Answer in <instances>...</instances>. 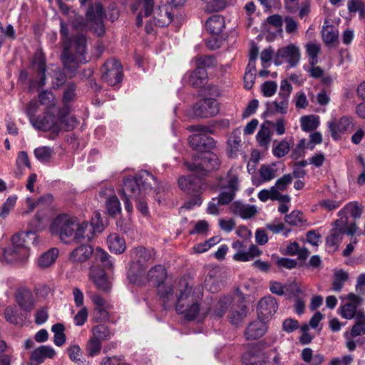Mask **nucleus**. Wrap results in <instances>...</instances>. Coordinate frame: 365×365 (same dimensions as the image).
I'll return each mask as SVG.
<instances>
[{"label": "nucleus", "mask_w": 365, "mask_h": 365, "mask_svg": "<svg viewBox=\"0 0 365 365\" xmlns=\"http://www.w3.org/2000/svg\"><path fill=\"white\" fill-rule=\"evenodd\" d=\"M48 215L38 210L34 218L30 222V226L34 231L21 232L14 235L11 244L1 251L0 259L2 262H25L28 259L30 252L28 247L29 241L36 244L37 235L36 231L42 230L48 222Z\"/></svg>", "instance_id": "1"}, {"label": "nucleus", "mask_w": 365, "mask_h": 365, "mask_svg": "<svg viewBox=\"0 0 365 365\" xmlns=\"http://www.w3.org/2000/svg\"><path fill=\"white\" fill-rule=\"evenodd\" d=\"M61 35L63 41V51L61 60L63 66L71 72L77 70L80 63L87 62L85 53L86 51V39L84 36L78 35L70 39L66 24L61 22Z\"/></svg>", "instance_id": "2"}, {"label": "nucleus", "mask_w": 365, "mask_h": 365, "mask_svg": "<svg viewBox=\"0 0 365 365\" xmlns=\"http://www.w3.org/2000/svg\"><path fill=\"white\" fill-rule=\"evenodd\" d=\"M152 182L155 183L156 180L146 170H141L134 178H127L124 180L120 195L124 202L125 209L128 212L133 210V205L129 198L138 200L139 197H143L148 190H151Z\"/></svg>", "instance_id": "3"}, {"label": "nucleus", "mask_w": 365, "mask_h": 365, "mask_svg": "<svg viewBox=\"0 0 365 365\" xmlns=\"http://www.w3.org/2000/svg\"><path fill=\"white\" fill-rule=\"evenodd\" d=\"M202 288L197 287L192 289L187 284L185 289L180 290V294L177 295L176 311L180 314H184L187 320H193L197 317H205L208 311L203 308H200L199 301L202 297Z\"/></svg>", "instance_id": "4"}, {"label": "nucleus", "mask_w": 365, "mask_h": 365, "mask_svg": "<svg viewBox=\"0 0 365 365\" xmlns=\"http://www.w3.org/2000/svg\"><path fill=\"white\" fill-rule=\"evenodd\" d=\"M67 108H62L58 113V116L56 117L48 110H46L43 115L35 118H31V125L38 130L58 133L64 125L66 130H71L76 125L77 120L73 116H67Z\"/></svg>", "instance_id": "5"}, {"label": "nucleus", "mask_w": 365, "mask_h": 365, "mask_svg": "<svg viewBox=\"0 0 365 365\" xmlns=\"http://www.w3.org/2000/svg\"><path fill=\"white\" fill-rule=\"evenodd\" d=\"M150 282L157 287L158 294L165 309L171 307L175 301L173 284L167 279V272L163 266L157 265L150 269L147 274Z\"/></svg>", "instance_id": "6"}, {"label": "nucleus", "mask_w": 365, "mask_h": 365, "mask_svg": "<svg viewBox=\"0 0 365 365\" xmlns=\"http://www.w3.org/2000/svg\"><path fill=\"white\" fill-rule=\"evenodd\" d=\"M241 172V166L233 165L225 176L217 178L222 202H231L235 197L236 193L240 189V175Z\"/></svg>", "instance_id": "7"}, {"label": "nucleus", "mask_w": 365, "mask_h": 365, "mask_svg": "<svg viewBox=\"0 0 365 365\" xmlns=\"http://www.w3.org/2000/svg\"><path fill=\"white\" fill-rule=\"evenodd\" d=\"M178 186L192 197L185 204V208L192 209L202 204L201 194L207 189V185L201 179L194 175L181 176L178 179Z\"/></svg>", "instance_id": "8"}, {"label": "nucleus", "mask_w": 365, "mask_h": 365, "mask_svg": "<svg viewBox=\"0 0 365 365\" xmlns=\"http://www.w3.org/2000/svg\"><path fill=\"white\" fill-rule=\"evenodd\" d=\"M78 225V218L66 214L58 215L50 225L52 235L58 236L65 244L74 240L76 227Z\"/></svg>", "instance_id": "9"}, {"label": "nucleus", "mask_w": 365, "mask_h": 365, "mask_svg": "<svg viewBox=\"0 0 365 365\" xmlns=\"http://www.w3.org/2000/svg\"><path fill=\"white\" fill-rule=\"evenodd\" d=\"M133 262L128 272V277L133 283L137 282V278L145 272L148 264L153 262L154 252L144 247H136L132 253Z\"/></svg>", "instance_id": "10"}, {"label": "nucleus", "mask_w": 365, "mask_h": 365, "mask_svg": "<svg viewBox=\"0 0 365 365\" xmlns=\"http://www.w3.org/2000/svg\"><path fill=\"white\" fill-rule=\"evenodd\" d=\"M187 129L197 133L189 137V144L193 149L205 153L215 147V140L207 135L208 133H213L212 128L202 125H194L188 126Z\"/></svg>", "instance_id": "11"}, {"label": "nucleus", "mask_w": 365, "mask_h": 365, "mask_svg": "<svg viewBox=\"0 0 365 365\" xmlns=\"http://www.w3.org/2000/svg\"><path fill=\"white\" fill-rule=\"evenodd\" d=\"M99 220V213H96L95 217L92 218L91 222H88L87 221L80 222L78 220V225L76 227L74 241H90L93 237L96 231H102L103 225Z\"/></svg>", "instance_id": "12"}, {"label": "nucleus", "mask_w": 365, "mask_h": 365, "mask_svg": "<svg viewBox=\"0 0 365 365\" xmlns=\"http://www.w3.org/2000/svg\"><path fill=\"white\" fill-rule=\"evenodd\" d=\"M220 163L218 158L214 153L205 152L201 157H195L192 163L185 162L188 170L200 173L210 172L217 169Z\"/></svg>", "instance_id": "13"}, {"label": "nucleus", "mask_w": 365, "mask_h": 365, "mask_svg": "<svg viewBox=\"0 0 365 365\" xmlns=\"http://www.w3.org/2000/svg\"><path fill=\"white\" fill-rule=\"evenodd\" d=\"M101 72L103 81L109 86H117L123 79L122 65L115 59L107 61L102 67Z\"/></svg>", "instance_id": "14"}, {"label": "nucleus", "mask_w": 365, "mask_h": 365, "mask_svg": "<svg viewBox=\"0 0 365 365\" xmlns=\"http://www.w3.org/2000/svg\"><path fill=\"white\" fill-rule=\"evenodd\" d=\"M299 60L300 51L299 47L291 43L277 50L274 63L277 66L287 63L289 68H292L299 63Z\"/></svg>", "instance_id": "15"}, {"label": "nucleus", "mask_w": 365, "mask_h": 365, "mask_svg": "<svg viewBox=\"0 0 365 365\" xmlns=\"http://www.w3.org/2000/svg\"><path fill=\"white\" fill-rule=\"evenodd\" d=\"M365 334V314L359 313L355 324L351 331H346L344 337L346 339V347L349 351H352L356 348L357 344H363L360 339H354L356 337Z\"/></svg>", "instance_id": "16"}, {"label": "nucleus", "mask_w": 365, "mask_h": 365, "mask_svg": "<svg viewBox=\"0 0 365 365\" xmlns=\"http://www.w3.org/2000/svg\"><path fill=\"white\" fill-rule=\"evenodd\" d=\"M220 110L219 103L212 98H204L196 103L192 108L193 115L198 118H210L216 115Z\"/></svg>", "instance_id": "17"}, {"label": "nucleus", "mask_w": 365, "mask_h": 365, "mask_svg": "<svg viewBox=\"0 0 365 365\" xmlns=\"http://www.w3.org/2000/svg\"><path fill=\"white\" fill-rule=\"evenodd\" d=\"M346 299L347 302L340 307V314L344 319H351L354 318L356 319L359 313L365 314L361 309H357L361 300L359 296L350 293L346 296Z\"/></svg>", "instance_id": "18"}, {"label": "nucleus", "mask_w": 365, "mask_h": 365, "mask_svg": "<svg viewBox=\"0 0 365 365\" xmlns=\"http://www.w3.org/2000/svg\"><path fill=\"white\" fill-rule=\"evenodd\" d=\"M353 126V118L347 116H343L339 120L333 119L328 122L331 135L335 140L339 139L341 134Z\"/></svg>", "instance_id": "19"}, {"label": "nucleus", "mask_w": 365, "mask_h": 365, "mask_svg": "<svg viewBox=\"0 0 365 365\" xmlns=\"http://www.w3.org/2000/svg\"><path fill=\"white\" fill-rule=\"evenodd\" d=\"M277 307V301L274 297H264L258 303V318L264 321L268 320L276 312Z\"/></svg>", "instance_id": "20"}, {"label": "nucleus", "mask_w": 365, "mask_h": 365, "mask_svg": "<svg viewBox=\"0 0 365 365\" xmlns=\"http://www.w3.org/2000/svg\"><path fill=\"white\" fill-rule=\"evenodd\" d=\"M346 219L340 218L333 223V227L327 238V244L334 247L341 242L346 233Z\"/></svg>", "instance_id": "21"}, {"label": "nucleus", "mask_w": 365, "mask_h": 365, "mask_svg": "<svg viewBox=\"0 0 365 365\" xmlns=\"http://www.w3.org/2000/svg\"><path fill=\"white\" fill-rule=\"evenodd\" d=\"M55 354L56 351L51 346H41L31 353L29 365H39L46 358L52 359Z\"/></svg>", "instance_id": "22"}, {"label": "nucleus", "mask_w": 365, "mask_h": 365, "mask_svg": "<svg viewBox=\"0 0 365 365\" xmlns=\"http://www.w3.org/2000/svg\"><path fill=\"white\" fill-rule=\"evenodd\" d=\"M16 301L24 312H31L34 307L33 294L28 289H19L16 294Z\"/></svg>", "instance_id": "23"}, {"label": "nucleus", "mask_w": 365, "mask_h": 365, "mask_svg": "<svg viewBox=\"0 0 365 365\" xmlns=\"http://www.w3.org/2000/svg\"><path fill=\"white\" fill-rule=\"evenodd\" d=\"M89 275L91 280L98 289L103 291H108L110 289V282L103 269H98L93 265L91 268Z\"/></svg>", "instance_id": "24"}, {"label": "nucleus", "mask_w": 365, "mask_h": 365, "mask_svg": "<svg viewBox=\"0 0 365 365\" xmlns=\"http://www.w3.org/2000/svg\"><path fill=\"white\" fill-rule=\"evenodd\" d=\"M227 155L231 158H235L238 155L242 145L241 131L240 129H235L232 132L227 139Z\"/></svg>", "instance_id": "25"}, {"label": "nucleus", "mask_w": 365, "mask_h": 365, "mask_svg": "<svg viewBox=\"0 0 365 365\" xmlns=\"http://www.w3.org/2000/svg\"><path fill=\"white\" fill-rule=\"evenodd\" d=\"M289 99L287 96L279 95L277 98L267 103V112L270 113L286 114L288 110Z\"/></svg>", "instance_id": "26"}, {"label": "nucleus", "mask_w": 365, "mask_h": 365, "mask_svg": "<svg viewBox=\"0 0 365 365\" xmlns=\"http://www.w3.org/2000/svg\"><path fill=\"white\" fill-rule=\"evenodd\" d=\"M255 321L250 324L246 331L245 336L248 340L259 339L267 331V325L264 320Z\"/></svg>", "instance_id": "27"}, {"label": "nucleus", "mask_w": 365, "mask_h": 365, "mask_svg": "<svg viewBox=\"0 0 365 365\" xmlns=\"http://www.w3.org/2000/svg\"><path fill=\"white\" fill-rule=\"evenodd\" d=\"M155 24L158 26H165L173 21V15L168 11L166 5L159 6L153 11Z\"/></svg>", "instance_id": "28"}, {"label": "nucleus", "mask_w": 365, "mask_h": 365, "mask_svg": "<svg viewBox=\"0 0 365 365\" xmlns=\"http://www.w3.org/2000/svg\"><path fill=\"white\" fill-rule=\"evenodd\" d=\"M363 206L356 201L347 203L339 212V216L341 218L346 219L349 215L354 219L359 218L363 213Z\"/></svg>", "instance_id": "29"}, {"label": "nucleus", "mask_w": 365, "mask_h": 365, "mask_svg": "<svg viewBox=\"0 0 365 365\" xmlns=\"http://www.w3.org/2000/svg\"><path fill=\"white\" fill-rule=\"evenodd\" d=\"M93 249L87 245H82L76 247L70 255V259L73 262H83L87 261L93 255Z\"/></svg>", "instance_id": "30"}, {"label": "nucleus", "mask_w": 365, "mask_h": 365, "mask_svg": "<svg viewBox=\"0 0 365 365\" xmlns=\"http://www.w3.org/2000/svg\"><path fill=\"white\" fill-rule=\"evenodd\" d=\"M257 197L262 202H266L269 199L272 200H277L280 202H290V197L289 195L278 193L274 191L272 187L269 190L263 189L260 190L257 194Z\"/></svg>", "instance_id": "31"}, {"label": "nucleus", "mask_w": 365, "mask_h": 365, "mask_svg": "<svg viewBox=\"0 0 365 365\" xmlns=\"http://www.w3.org/2000/svg\"><path fill=\"white\" fill-rule=\"evenodd\" d=\"M107 243L110 252L121 254L125 250V240L116 233L110 234L107 239Z\"/></svg>", "instance_id": "32"}, {"label": "nucleus", "mask_w": 365, "mask_h": 365, "mask_svg": "<svg viewBox=\"0 0 365 365\" xmlns=\"http://www.w3.org/2000/svg\"><path fill=\"white\" fill-rule=\"evenodd\" d=\"M322 35L326 44H331L337 41L339 33L337 29L332 25H329V20L325 19L322 29Z\"/></svg>", "instance_id": "33"}, {"label": "nucleus", "mask_w": 365, "mask_h": 365, "mask_svg": "<svg viewBox=\"0 0 365 365\" xmlns=\"http://www.w3.org/2000/svg\"><path fill=\"white\" fill-rule=\"evenodd\" d=\"M207 78L205 69L197 68L187 74V83L193 87H200L203 85Z\"/></svg>", "instance_id": "34"}, {"label": "nucleus", "mask_w": 365, "mask_h": 365, "mask_svg": "<svg viewBox=\"0 0 365 365\" xmlns=\"http://www.w3.org/2000/svg\"><path fill=\"white\" fill-rule=\"evenodd\" d=\"M232 302V298L231 296L221 297L215 305V307L209 310V312L212 317L220 318L225 314Z\"/></svg>", "instance_id": "35"}, {"label": "nucleus", "mask_w": 365, "mask_h": 365, "mask_svg": "<svg viewBox=\"0 0 365 365\" xmlns=\"http://www.w3.org/2000/svg\"><path fill=\"white\" fill-rule=\"evenodd\" d=\"M233 212L243 219H248L257 213L255 206L236 202L233 204Z\"/></svg>", "instance_id": "36"}, {"label": "nucleus", "mask_w": 365, "mask_h": 365, "mask_svg": "<svg viewBox=\"0 0 365 365\" xmlns=\"http://www.w3.org/2000/svg\"><path fill=\"white\" fill-rule=\"evenodd\" d=\"M206 27L208 31L211 34H220L225 27L224 18L217 14L212 16L207 20Z\"/></svg>", "instance_id": "37"}, {"label": "nucleus", "mask_w": 365, "mask_h": 365, "mask_svg": "<svg viewBox=\"0 0 365 365\" xmlns=\"http://www.w3.org/2000/svg\"><path fill=\"white\" fill-rule=\"evenodd\" d=\"M58 253L59 252L57 248H51L39 257L38 266L43 269L50 267L55 262L58 256Z\"/></svg>", "instance_id": "38"}, {"label": "nucleus", "mask_w": 365, "mask_h": 365, "mask_svg": "<svg viewBox=\"0 0 365 365\" xmlns=\"http://www.w3.org/2000/svg\"><path fill=\"white\" fill-rule=\"evenodd\" d=\"M103 8L101 3H96L94 5L89 7L87 11V17L91 21H95L98 24H101V20L103 16ZM101 32L99 34L103 32V27L102 24L100 25Z\"/></svg>", "instance_id": "39"}, {"label": "nucleus", "mask_w": 365, "mask_h": 365, "mask_svg": "<svg viewBox=\"0 0 365 365\" xmlns=\"http://www.w3.org/2000/svg\"><path fill=\"white\" fill-rule=\"evenodd\" d=\"M261 252L256 245H251L247 251H238L234 255L233 259L235 261L247 262L253 259L260 255Z\"/></svg>", "instance_id": "40"}, {"label": "nucleus", "mask_w": 365, "mask_h": 365, "mask_svg": "<svg viewBox=\"0 0 365 365\" xmlns=\"http://www.w3.org/2000/svg\"><path fill=\"white\" fill-rule=\"evenodd\" d=\"M93 257L95 259V264L97 265H102L103 268L109 269L113 266L112 262L110 259V256L103 249L96 247L93 250Z\"/></svg>", "instance_id": "41"}, {"label": "nucleus", "mask_w": 365, "mask_h": 365, "mask_svg": "<svg viewBox=\"0 0 365 365\" xmlns=\"http://www.w3.org/2000/svg\"><path fill=\"white\" fill-rule=\"evenodd\" d=\"M300 123L302 130L310 132L319 126V117L314 115H305L300 118Z\"/></svg>", "instance_id": "42"}, {"label": "nucleus", "mask_w": 365, "mask_h": 365, "mask_svg": "<svg viewBox=\"0 0 365 365\" xmlns=\"http://www.w3.org/2000/svg\"><path fill=\"white\" fill-rule=\"evenodd\" d=\"M91 337L102 343L103 341L110 339L111 332L107 326L98 324L93 327L91 329Z\"/></svg>", "instance_id": "43"}, {"label": "nucleus", "mask_w": 365, "mask_h": 365, "mask_svg": "<svg viewBox=\"0 0 365 365\" xmlns=\"http://www.w3.org/2000/svg\"><path fill=\"white\" fill-rule=\"evenodd\" d=\"M36 158L41 163L50 162L54 152L53 148L48 146H41L36 148L34 151Z\"/></svg>", "instance_id": "44"}, {"label": "nucleus", "mask_w": 365, "mask_h": 365, "mask_svg": "<svg viewBox=\"0 0 365 365\" xmlns=\"http://www.w3.org/2000/svg\"><path fill=\"white\" fill-rule=\"evenodd\" d=\"M259 173L262 182H269L277 176V168L274 163L261 165Z\"/></svg>", "instance_id": "45"}, {"label": "nucleus", "mask_w": 365, "mask_h": 365, "mask_svg": "<svg viewBox=\"0 0 365 365\" xmlns=\"http://www.w3.org/2000/svg\"><path fill=\"white\" fill-rule=\"evenodd\" d=\"M348 279V273L344 270H337L334 272V277L331 284V289L334 292H340Z\"/></svg>", "instance_id": "46"}, {"label": "nucleus", "mask_w": 365, "mask_h": 365, "mask_svg": "<svg viewBox=\"0 0 365 365\" xmlns=\"http://www.w3.org/2000/svg\"><path fill=\"white\" fill-rule=\"evenodd\" d=\"M4 317L11 324H19L23 322L22 316L15 306H9L4 312Z\"/></svg>", "instance_id": "47"}, {"label": "nucleus", "mask_w": 365, "mask_h": 365, "mask_svg": "<svg viewBox=\"0 0 365 365\" xmlns=\"http://www.w3.org/2000/svg\"><path fill=\"white\" fill-rule=\"evenodd\" d=\"M64 327L62 324H56L51 327V331L54 334L53 342L58 346H62L66 341V335L64 334Z\"/></svg>", "instance_id": "48"}, {"label": "nucleus", "mask_w": 365, "mask_h": 365, "mask_svg": "<svg viewBox=\"0 0 365 365\" xmlns=\"http://www.w3.org/2000/svg\"><path fill=\"white\" fill-rule=\"evenodd\" d=\"M284 290L286 291L284 295H286L289 299L292 297L296 298L299 296L304 295V291L302 290L300 284L295 281L289 284H286Z\"/></svg>", "instance_id": "49"}, {"label": "nucleus", "mask_w": 365, "mask_h": 365, "mask_svg": "<svg viewBox=\"0 0 365 365\" xmlns=\"http://www.w3.org/2000/svg\"><path fill=\"white\" fill-rule=\"evenodd\" d=\"M256 138L260 146L267 148L271 140V133L269 128L262 125L256 135Z\"/></svg>", "instance_id": "50"}, {"label": "nucleus", "mask_w": 365, "mask_h": 365, "mask_svg": "<svg viewBox=\"0 0 365 365\" xmlns=\"http://www.w3.org/2000/svg\"><path fill=\"white\" fill-rule=\"evenodd\" d=\"M246 314L247 308L243 304L239 306L237 308H232L230 314V322L233 324H239L246 316Z\"/></svg>", "instance_id": "51"}, {"label": "nucleus", "mask_w": 365, "mask_h": 365, "mask_svg": "<svg viewBox=\"0 0 365 365\" xmlns=\"http://www.w3.org/2000/svg\"><path fill=\"white\" fill-rule=\"evenodd\" d=\"M289 143L286 140H282L273 147L272 153L275 157L281 158L285 156L289 152Z\"/></svg>", "instance_id": "52"}, {"label": "nucleus", "mask_w": 365, "mask_h": 365, "mask_svg": "<svg viewBox=\"0 0 365 365\" xmlns=\"http://www.w3.org/2000/svg\"><path fill=\"white\" fill-rule=\"evenodd\" d=\"M40 103L45 106L47 110L56 106V98L53 93L43 91L38 95Z\"/></svg>", "instance_id": "53"}, {"label": "nucleus", "mask_w": 365, "mask_h": 365, "mask_svg": "<svg viewBox=\"0 0 365 365\" xmlns=\"http://www.w3.org/2000/svg\"><path fill=\"white\" fill-rule=\"evenodd\" d=\"M143 11H141L137 16L136 24L138 26H141L143 24V17L148 16L153 11V0H143Z\"/></svg>", "instance_id": "54"}, {"label": "nucleus", "mask_w": 365, "mask_h": 365, "mask_svg": "<svg viewBox=\"0 0 365 365\" xmlns=\"http://www.w3.org/2000/svg\"><path fill=\"white\" fill-rule=\"evenodd\" d=\"M75 98H76V85L73 83H68L66 86V89L63 92V102L64 103V106L63 108L66 107L68 108L67 115L69 113V108L67 106V103L71 101H73L75 99Z\"/></svg>", "instance_id": "55"}, {"label": "nucleus", "mask_w": 365, "mask_h": 365, "mask_svg": "<svg viewBox=\"0 0 365 365\" xmlns=\"http://www.w3.org/2000/svg\"><path fill=\"white\" fill-rule=\"evenodd\" d=\"M106 207L110 215H115L121 211L120 202L115 195H111L106 200Z\"/></svg>", "instance_id": "56"}, {"label": "nucleus", "mask_w": 365, "mask_h": 365, "mask_svg": "<svg viewBox=\"0 0 365 365\" xmlns=\"http://www.w3.org/2000/svg\"><path fill=\"white\" fill-rule=\"evenodd\" d=\"M102 347V343L91 337L86 344V350L89 356L93 357L98 355Z\"/></svg>", "instance_id": "57"}, {"label": "nucleus", "mask_w": 365, "mask_h": 365, "mask_svg": "<svg viewBox=\"0 0 365 365\" xmlns=\"http://www.w3.org/2000/svg\"><path fill=\"white\" fill-rule=\"evenodd\" d=\"M17 197L16 195L9 196L0 208V217L2 219L6 218L11 210L14 208L16 202Z\"/></svg>", "instance_id": "58"}, {"label": "nucleus", "mask_w": 365, "mask_h": 365, "mask_svg": "<svg viewBox=\"0 0 365 365\" xmlns=\"http://www.w3.org/2000/svg\"><path fill=\"white\" fill-rule=\"evenodd\" d=\"M292 181V177L290 174L284 175L282 177L279 178L275 185L272 187L274 191L278 193H281V191H284L287 189V186L291 184Z\"/></svg>", "instance_id": "59"}, {"label": "nucleus", "mask_w": 365, "mask_h": 365, "mask_svg": "<svg viewBox=\"0 0 365 365\" xmlns=\"http://www.w3.org/2000/svg\"><path fill=\"white\" fill-rule=\"evenodd\" d=\"M215 271H211L206 277L205 286L210 292H216L219 289V282L215 277Z\"/></svg>", "instance_id": "60"}, {"label": "nucleus", "mask_w": 365, "mask_h": 365, "mask_svg": "<svg viewBox=\"0 0 365 365\" xmlns=\"http://www.w3.org/2000/svg\"><path fill=\"white\" fill-rule=\"evenodd\" d=\"M34 66L36 67L39 73H43L46 71V60L45 56L41 51L38 50L36 51L34 59Z\"/></svg>", "instance_id": "61"}, {"label": "nucleus", "mask_w": 365, "mask_h": 365, "mask_svg": "<svg viewBox=\"0 0 365 365\" xmlns=\"http://www.w3.org/2000/svg\"><path fill=\"white\" fill-rule=\"evenodd\" d=\"M285 222L291 225H301L303 222V214L299 210H294L285 216Z\"/></svg>", "instance_id": "62"}, {"label": "nucleus", "mask_w": 365, "mask_h": 365, "mask_svg": "<svg viewBox=\"0 0 365 365\" xmlns=\"http://www.w3.org/2000/svg\"><path fill=\"white\" fill-rule=\"evenodd\" d=\"M68 356L73 361L78 364H83V361L81 360V348L78 345H71L68 348Z\"/></svg>", "instance_id": "63"}, {"label": "nucleus", "mask_w": 365, "mask_h": 365, "mask_svg": "<svg viewBox=\"0 0 365 365\" xmlns=\"http://www.w3.org/2000/svg\"><path fill=\"white\" fill-rule=\"evenodd\" d=\"M307 148V140L304 138L301 139L299 143L293 148L292 150V158L293 159H298L304 154V150Z\"/></svg>", "instance_id": "64"}]
</instances>
